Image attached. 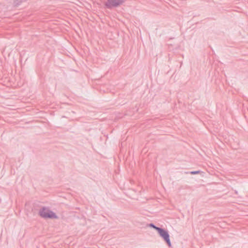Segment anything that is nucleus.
<instances>
[{
	"label": "nucleus",
	"instance_id": "f257e3e1",
	"mask_svg": "<svg viewBox=\"0 0 248 248\" xmlns=\"http://www.w3.org/2000/svg\"><path fill=\"white\" fill-rule=\"evenodd\" d=\"M39 215L44 218L57 219L58 217L55 213L49 210L46 207H43L41 208L39 211Z\"/></svg>",
	"mask_w": 248,
	"mask_h": 248
},
{
	"label": "nucleus",
	"instance_id": "f03ea898",
	"mask_svg": "<svg viewBox=\"0 0 248 248\" xmlns=\"http://www.w3.org/2000/svg\"><path fill=\"white\" fill-rule=\"evenodd\" d=\"M157 232L159 235L163 238L164 240L167 243L169 247H171V242L170 239V235L168 231L160 228L158 229Z\"/></svg>",
	"mask_w": 248,
	"mask_h": 248
},
{
	"label": "nucleus",
	"instance_id": "7ed1b4c3",
	"mask_svg": "<svg viewBox=\"0 0 248 248\" xmlns=\"http://www.w3.org/2000/svg\"><path fill=\"white\" fill-rule=\"evenodd\" d=\"M124 1L125 0H108L105 3V6L107 8L111 9L122 4Z\"/></svg>",
	"mask_w": 248,
	"mask_h": 248
},
{
	"label": "nucleus",
	"instance_id": "20e7f679",
	"mask_svg": "<svg viewBox=\"0 0 248 248\" xmlns=\"http://www.w3.org/2000/svg\"><path fill=\"white\" fill-rule=\"evenodd\" d=\"M150 226L151 227H152V228H153L154 229H155V230H156L157 231H158V229H160V228L159 227H156L155 226L154 224H150Z\"/></svg>",
	"mask_w": 248,
	"mask_h": 248
},
{
	"label": "nucleus",
	"instance_id": "39448f33",
	"mask_svg": "<svg viewBox=\"0 0 248 248\" xmlns=\"http://www.w3.org/2000/svg\"><path fill=\"white\" fill-rule=\"evenodd\" d=\"M200 173V171L199 170H198V171H191L190 172V174H199Z\"/></svg>",
	"mask_w": 248,
	"mask_h": 248
}]
</instances>
